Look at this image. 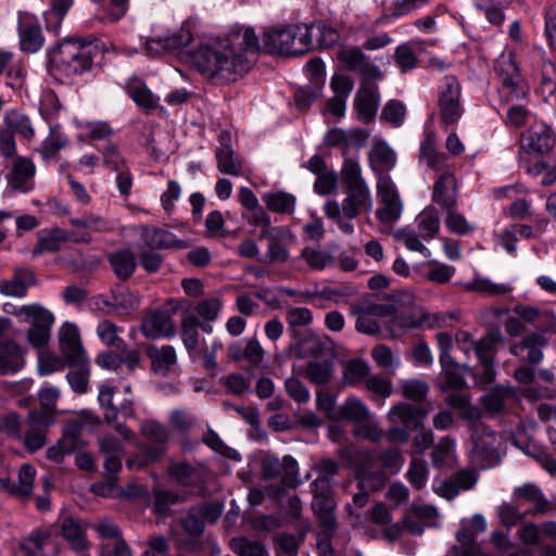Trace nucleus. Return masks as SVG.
I'll use <instances>...</instances> for the list:
<instances>
[{
  "instance_id": "obj_46",
  "label": "nucleus",
  "mask_w": 556,
  "mask_h": 556,
  "mask_svg": "<svg viewBox=\"0 0 556 556\" xmlns=\"http://www.w3.org/2000/svg\"><path fill=\"white\" fill-rule=\"evenodd\" d=\"M495 72L500 77L501 84L522 78L513 53L500 55L496 60Z\"/></svg>"
},
{
  "instance_id": "obj_23",
  "label": "nucleus",
  "mask_w": 556,
  "mask_h": 556,
  "mask_svg": "<svg viewBox=\"0 0 556 556\" xmlns=\"http://www.w3.org/2000/svg\"><path fill=\"white\" fill-rule=\"evenodd\" d=\"M432 200L445 211L456 207L457 188L453 174L444 173L438 178L433 185Z\"/></svg>"
},
{
  "instance_id": "obj_61",
  "label": "nucleus",
  "mask_w": 556,
  "mask_h": 556,
  "mask_svg": "<svg viewBox=\"0 0 556 556\" xmlns=\"http://www.w3.org/2000/svg\"><path fill=\"white\" fill-rule=\"evenodd\" d=\"M295 352L300 358L318 357L324 353V342L316 336H306L299 341Z\"/></svg>"
},
{
  "instance_id": "obj_24",
  "label": "nucleus",
  "mask_w": 556,
  "mask_h": 556,
  "mask_svg": "<svg viewBox=\"0 0 556 556\" xmlns=\"http://www.w3.org/2000/svg\"><path fill=\"white\" fill-rule=\"evenodd\" d=\"M61 535L75 553H84L91 546L85 527L78 519L66 517L61 523Z\"/></svg>"
},
{
  "instance_id": "obj_21",
  "label": "nucleus",
  "mask_w": 556,
  "mask_h": 556,
  "mask_svg": "<svg viewBox=\"0 0 556 556\" xmlns=\"http://www.w3.org/2000/svg\"><path fill=\"white\" fill-rule=\"evenodd\" d=\"M35 165L26 157H17L8 176L9 186L14 191L27 193L34 188Z\"/></svg>"
},
{
  "instance_id": "obj_6",
  "label": "nucleus",
  "mask_w": 556,
  "mask_h": 556,
  "mask_svg": "<svg viewBox=\"0 0 556 556\" xmlns=\"http://www.w3.org/2000/svg\"><path fill=\"white\" fill-rule=\"evenodd\" d=\"M261 475L266 480L280 479V484L274 492L275 496L282 494L285 488L294 489L298 485L299 465L296 460L286 455L280 460L273 454H265L261 458Z\"/></svg>"
},
{
  "instance_id": "obj_7",
  "label": "nucleus",
  "mask_w": 556,
  "mask_h": 556,
  "mask_svg": "<svg viewBox=\"0 0 556 556\" xmlns=\"http://www.w3.org/2000/svg\"><path fill=\"white\" fill-rule=\"evenodd\" d=\"M414 303V295L409 292H401L395 296L394 303L387 304H371L365 309L371 315L377 317H390L393 326L400 328H415L426 321L427 316L422 314L417 317L412 314H406L400 309V305H412Z\"/></svg>"
},
{
  "instance_id": "obj_64",
  "label": "nucleus",
  "mask_w": 556,
  "mask_h": 556,
  "mask_svg": "<svg viewBox=\"0 0 556 556\" xmlns=\"http://www.w3.org/2000/svg\"><path fill=\"white\" fill-rule=\"evenodd\" d=\"M118 328L112 321L104 319L97 326L96 332L100 340L108 346L121 348L123 340L118 336Z\"/></svg>"
},
{
  "instance_id": "obj_22",
  "label": "nucleus",
  "mask_w": 556,
  "mask_h": 556,
  "mask_svg": "<svg viewBox=\"0 0 556 556\" xmlns=\"http://www.w3.org/2000/svg\"><path fill=\"white\" fill-rule=\"evenodd\" d=\"M379 99L377 85H361L354 98V108L364 123H369L375 118Z\"/></svg>"
},
{
  "instance_id": "obj_56",
  "label": "nucleus",
  "mask_w": 556,
  "mask_h": 556,
  "mask_svg": "<svg viewBox=\"0 0 556 556\" xmlns=\"http://www.w3.org/2000/svg\"><path fill=\"white\" fill-rule=\"evenodd\" d=\"M77 369L67 374L66 378L72 389L77 393H86L89 378V359L86 358L80 365H72Z\"/></svg>"
},
{
  "instance_id": "obj_10",
  "label": "nucleus",
  "mask_w": 556,
  "mask_h": 556,
  "mask_svg": "<svg viewBox=\"0 0 556 556\" xmlns=\"http://www.w3.org/2000/svg\"><path fill=\"white\" fill-rule=\"evenodd\" d=\"M503 336L498 329H491L484 337L477 341L475 355L481 367L479 382L490 384L495 380L496 371L494 368V358L497 352V345L503 342Z\"/></svg>"
},
{
  "instance_id": "obj_30",
  "label": "nucleus",
  "mask_w": 556,
  "mask_h": 556,
  "mask_svg": "<svg viewBox=\"0 0 556 556\" xmlns=\"http://www.w3.org/2000/svg\"><path fill=\"white\" fill-rule=\"evenodd\" d=\"M299 260L303 261L311 270L320 271L325 268L332 267L336 258L328 249L318 247H305L302 249Z\"/></svg>"
},
{
  "instance_id": "obj_27",
  "label": "nucleus",
  "mask_w": 556,
  "mask_h": 556,
  "mask_svg": "<svg viewBox=\"0 0 556 556\" xmlns=\"http://www.w3.org/2000/svg\"><path fill=\"white\" fill-rule=\"evenodd\" d=\"M35 283L34 274L27 268L15 269L11 279L0 281V293L5 296L24 298Z\"/></svg>"
},
{
  "instance_id": "obj_36",
  "label": "nucleus",
  "mask_w": 556,
  "mask_h": 556,
  "mask_svg": "<svg viewBox=\"0 0 556 556\" xmlns=\"http://www.w3.org/2000/svg\"><path fill=\"white\" fill-rule=\"evenodd\" d=\"M466 287L469 291L479 292L488 296L505 295L513 290L511 286L508 283L494 282L485 277H475Z\"/></svg>"
},
{
  "instance_id": "obj_25",
  "label": "nucleus",
  "mask_w": 556,
  "mask_h": 556,
  "mask_svg": "<svg viewBox=\"0 0 556 556\" xmlns=\"http://www.w3.org/2000/svg\"><path fill=\"white\" fill-rule=\"evenodd\" d=\"M514 496L534 504L533 508L528 511L532 516L545 515L556 510V507L544 496L541 489L533 483L516 488Z\"/></svg>"
},
{
  "instance_id": "obj_39",
  "label": "nucleus",
  "mask_w": 556,
  "mask_h": 556,
  "mask_svg": "<svg viewBox=\"0 0 556 556\" xmlns=\"http://www.w3.org/2000/svg\"><path fill=\"white\" fill-rule=\"evenodd\" d=\"M98 5L99 18L116 22L121 20L128 10L129 0H90Z\"/></svg>"
},
{
  "instance_id": "obj_55",
  "label": "nucleus",
  "mask_w": 556,
  "mask_h": 556,
  "mask_svg": "<svg viewBox=\"0 0 556 556\" xmlns=\"http://www.w3.org/2000/svg\"><path fill=\"white\" fill-rule=\"evenodd\" d=\"M203 442L212 448L214 452L220 454L222 456L229 458L231 460L239 462L241 460V455L232 447L226 445L219 435L213 431L208 430L204 437Z\"/></svg>"
},
{
  "instance_id": "obj_31",
  "label": "nucleus",
  "mask_w": 556,
  "mask_h": 556,
  "mask_svg": "<svg viewBox=\"0 0 556 556\" xmlns=\"http://www.w3.org/2000/svg\"><path fill=\"white\" fill-rule=\"evenodd\" d=\"M446 156L437 150L435 135L432 131L426 134L419 149V161L427 167L439 172L443 169Z\"/></svg>"
},
{
  "instance_id": "obj_13",
  "label": "nucleus",
  "mask_w": 556,
  "mask_h": 556,
  "mask_svg": "<svg viewBox=\"0 0 556 556\" xmlns=\"http://www.w3.org/2000/svg\"><path fill=\"white\" fill-rule=\"evenodd\" d=\"M59 342L62 354L68 365H80L87 357L81 345L79 331L76 325L65 323L59 330Z\"/></svg>"
},
{
  "instance_id": "obj_58",
  "label": "nucleus",
  "mask_w": 556,
  "mask_h": 556,
  "mask_svg": "<svg viewBox=\"0 0 556 556\" xmlns=\"http://www.w3.org/2000/svg\"><path fill=\"white\" fill-rule=\"evenodd\" d=\"M378 458L380 460L382 470L386 473V481L392 475L396 473L404 463V458L401 452L396 448H389L382 453H378Z\"/></svg>"
},
{
  "instance_id": "obj_14",
  "label": "nucleus",
  "mask_w": 556,
  "mask_h": 556,
  "mask_svg": "<svg viewBox=\"0 0 556 556\" xmlns=\"http://www.w3.org/2000/svg\"><path fill=\"white\" fill-rule=\"evenodd\" d=\"M554 143L553 130L544 123L534 124L521 137V148L529 153L544 154Z\"/></svg>"
},
{
  "instance_id": "obj_60",
  "label": "nucleus",
  "mask_w": 556,
  "mask_h": 556,
  "mask_svg": "<svg viewBox=\"0 0 556 556\" xmlns=\"http://www.w3.org/2000/svg\"><path fill=\"white\" fill-rule=\"evenodd\" d=\"M332 374L331 364L327 361H313L307 364L306 377L315 384H326Z\"/></svg>"
},
{
  "instance_id": "obj_28",
  "label": "nucleus",
  "mask_w": 556,
  "mask_h": 556,
  "mask_svg": "<svg viewBox=\"0 0 556 556\" xmlns=\"http://www.w3.org/2000/svg\"><path fill=\"white\" fill-rule=\"evenodd\" d=\"M24 364V351L17 343L5 341L0 345V375L15 374Z\"/></svg>"
},
{
  "instance_id": "obj_63",
  "label": "nucleus",
  "mask_w": 556,
  "mask_h": 556,
  "mask_svg": "<svg viewBox=\"0 0 556 556\" xmlns=\"http://www.w3.org/2000/svg\"><path fill=\"white\" fill-rule=\"evenodd\" d=\"M353 433L356 437L367 439L371 442H378L383 437V431L374 419L372 414L369 418L354 426Z\"/></svg>"
},
{
  "instance_id": "obj_15",
  "label": "nucleus",
  "mask_w": 556,
  "mask_h": 556,
  "mask_svg": "<svg viewBox=\"0 0 556 556\" xmlns=\"http://www.w3.org/2000/svg\"><path fill=\"white\" fill-rule=\"evenodd\" d=\"M140 239L142 245L149 249H175L184 250L188 248V242L178 239L172 231L166 228H157L154 226H142L140 230Z\"/></svg>"
},
{
  "instance_id": "obj_57",
  "label": "nucleus",
  "mask_w": 556,
  "mask_h": 556,
  "mask_svg": "<svg viewBox=\"0 0 556 556\" xmlns=\"http://www.w3.org/2000/svg\"><path fill=\"white\" fill-rule=\"evenodd\" d=\"M369 374V366L359 359H352L346 363L343 379L346 384L355 386L366 379Z\"/></svg>"
},
{
  "instance_id": "obj_5",
  "label": "nucleus",
  "mask_w": 556,
  "mask_h": 556,
  "mask_svg": "<svg viewBox=\"0 0 556 556\" xmlns=\"http://www.w3.org/2000/svg\"><path fill=\"white\" fill-rule=\"evenodd\" d=\"M344 454L355 470L357 486L375 492L384 485L386 473L378 458V452L346 448Z\"/></svg>"
},
{
  "instance_id": "obj_16",
  "label": "nucleus",
  "mask_w": 556,
  "mask_h": 556,
  "mask_svg": "<svg viewBox=\"0 0 556 556\" xmlns=\"http://www.w3.org/2000/svg\"><path fill=\"white\" fill-rule=\"evenodd\" d=\"M18 37L21 50L27 53L39 51L45 42L40 25L28 13L18 14Z\"/></svg>"
},
{
  "instance_id": "obj_32",
  "label": "nucleus",
  "mask_w": 556,
  "mask_h": 556,
  "mask_svg": "<svg viewBox=\"0 0 556 556\" xmlns=\"http://www.w3.org/2000/svg\"><path fill=\"white\" fill-rule=\"evenodd\" d=\"M312 508L327 535L336 530L334 502L331 497H314Z\"/></svg>"
},
{
  "instance_id": "obj_4",
  "label": "nucleus",
  "mask_w": 556,
  "mask_h": 556,
  "mask_svg": "<svg viewBox=\"0 0 556 556\" xmlns=\"http://www.w3.org/2000/svg\"><path fill=\"white\" fill-rule=\"evenodd\" d=\"M314 26L290 25L264 35L263 45L268 53L300 55L314 48Z\"/></svg>"
},
{
  "instance_id": "obj_29",
  "label": "nucleus",
  "mask_w": 556,
  "mask_h": 556,
  "mask_svg": "<svg viewBox=\"0 0 556 556\" xmlns=\"http://www.w3.org/2000/svg\"><path fill=\"white\" fill-rule=\"evenodd\" d=\"M147 355L151 359L153 371L162 376H166L170 367L177 362L176 351L172 345L149 346Z\"/></svg>"
},
{
  "instance_id": "obj_34",
  "label": "nucleus",
  "mask_w": 556,
  "mask_h": 556,
  "mask_svg": "<svg viewBox=\"0 0 556 556\" xmlns=\"http://www.w3.org/2000/svg\"><path fill=\"white\" fill-rule=\"evenodd\" d=\"M516 394V389L511 386H497L490 392L484 394L480 402L482 406L491 413H501L505 407L507 397H513Z\"/></svg>"
},
{
  "instance_id": "obj_49",
  "label": "nucleus",
  "mask_w": 556,
  "mask_h": 556,
  "mask_svg": "<svg viewBox=\"0 0 556 556\" xmlns=\"http://www.w3.org/2000/svg\"><path fill=\"white\" fill-rule=\"evenodd\" d=\"M418 40H412L410 42H405L399 45L393 54L394 62L401 68L403 73L412 71L417 67L418 58L412 48V43H417Z\"/></svg>"
},
{
  "instance_id": "obj_53",
  "label": "nucleus",
  "mask_w": 556,
  "mask_h": 556,
  "mask_svg": "<svg viewBox=\"0 0 556 556\" xmlns=\"http://www.w3.org/2000/svg\"><path fill=\"white\" fill-rule=\"evenodd\" d=\"M400 391L405 399L419 403L427 397L429 386L420 379H407L400 382Z\"/></svg>"
},
{
  "instance_id": "obj_42",
  "label": "nucleus",
  "mask_w": 556,
  "mask_h": 556,
  "mask_svg": "<svg viewBox=\"0 0 556 556\" xmlns=\"http://www.w3.org/2000/svg\"><path fill=\"white\" fill-rule=\"evenodd\" d=\"M229 545L238 556H268V552L261 541L239 536L231 539Z\"/></svg>"
},
{
  "instance_id": "obj_3",
  "label": "nucleus",
  "mask_w": 556,
  "mask_h": 556,
  "mask_svg": "<svg viewBox=\"0 0 556 556\" xmlns=\"http://www.w3.org/2000/svg\"><path fill=\"white\" fill-rule=\"evenodd\" d=\"M98 53L94 45L66 40L55 51L49 53V67L67 78L80 76L92 68L93 59Z\"/></svg>"
},
{
  "instance_id": "obj_50",
  "label": "nucleus",
  "mask_w": 556,
  "mask_h": 556,
  "mask_svg": "<svg viewBox=\"0 0 556 556\" xmlns=\"http://www.w3.org/2000/svg\"><path fill=\"white\" fill-rule=\"evenodd\" d=\"M112 408H114L115 415V422H113L114 429L126 440H129L132 434L130 429L127 428L124 424L118 422L117 420L119 417L124 419L135 417V408L132 401L130 399H125L118 403L116 402Z\"/></svg>"
},
{
  "instance_id": "obj_44",
  "label": "nucleus",
  "mask_w": 556,
  "mask_h": 556,
  "mask_svg": "<svg viewBox=\"0 0 556 556\" xmlns=\"http://www.w3.org/2000/svg\"><path fill=\"white\" fill-rule=\"evenodd\" d=\"M7 130L12 135L17 134L25 139H30L34 136V128L29 118L16 111L8 113L4 117Z\"/></svg>"
},
{
  "instance_id": "obj_41",
  "label": "nucleus",
  "mask_w": 556,
  "mask_h": 556,
  "mask_svg": "<svg viewBox=\"0 0 556 556\" xmlns=\"http://www.w3.org/2000/svg\"><path fill=\"white\" fill-rule=\"evenodd\" d=\"M417 228L424 240L428 241L435 237L440 229V218L435 208L428 207L418 215Z\"/></svg>"
},
{
  "instance_id": "obj_33",
  "label": "nucleus",
  "mask_w": 556,
  "mask_h": 556,
  "mask_svg": "<svg viewBox=\"0 0 556 556\" xmlns=\"http://www.w3.org/2000/svg\"><path fill=\"white\" fill-rule=\"evenodd\" d=\"M114 274L122 280L128 279L136 269L135 254L128 250H119L109 257Z\"/></svg>"
},
{
  "instance_id": "obj_26",
  "label": "nucleus",
  "mask_w": 556,
  "mask_h": 556,
  "mask_svg": "<svg viewBox=\"0 0 556 556\" xmlns=\"http://www.w3.org/2000/svg\"><path fill=\"white\" fill-rule=\"evenodd\" d=\"M371 170L379 176L388 175L396 163L394 151L383 141L375 143L368 154Z\"/></svg>"
},
{
  "instance_id": "obj_48",
  "label": "nucleus",
  "mask_w": 556,
  "mask_h": 556,
  "mask_svg": "<svg viewBox=\"0 0 556 556\" xmlns=\"http://www.w3.org/2000/svg\"><path fill=\"white\" fill-rule=\"evenodd\" d=\"M35 476L36 469L29 464H24L18 470V483L13 482L10 493L21 497L29 496L33 491Z\"/></svg>"
},
{
  "instance_id": "obj_37",
  "label": "nucleus",
  "mask_w": 556,
  "mask_h": 556,
  "mask_svg": "<svg viewBox=\"0 0 556 556\" xmlns=\"http://www.w3.org/2000/svg\"><path fill=\"white\" fill-rule=\"evenodd\" d=\"M339 415L341 418L357 425L369 418L371 413L363 401L357 397H349L340 406Z\"/></svg>"
},
{
  "instance_id": "obj_12",
  "label": "nucleus",
  "mask_w": 556,
  "mask_h": 556,
  "mask_svg": "<svg viewBox=\"0 0 556 556\" xmlns=\"http://www.w3.org/2000/svg\"><path fill=\"white\" fill-rule=\"evenodd\" d=\"M430 408L399 402L388 412V420L393 425H400L410 431L422 429L424 420L429 415Z\"/></svg>"
},
{
  "instance_id": "obj_9",
  "label": "nucleus",
  "mask_w": 556,
  "mask_h": 556,
  "mask_svg": "<svg viewBox=\"0 0 556 556\" xmlns=\"http://www.w3.org/2000/svg\"><path fill=\"white\" fill-rule=\"evenodd\" d=\"M25 319L21 323L29 324L27 340L30 345L41 349L50 340L51 328L54 323L53 314L40 304H27Z\"/></svg>"
},
{
  "instance_id": "obj_1",
  "label": "nucleus",
  "mask_w": 556,
  "mask_h": 556,
  "mask_svg": "<svg viewBox=\"0 0 556 556\" xmlns=\"http://www.w3.org/2000/svg\"><path fill=\"white\" fill-rule=\"evenodd\" d=\"M258 50V38L252 27L235 28L224 38L201 45L192 61L211 84L224 86L249 72Z\"/></svg>"
},
{
  "instance_id": "obj_8",
  "label": "nucleus",
  "mask_w": 556,
  "mask_h": 556,
  "mask_svg": "<svg viewBox=\"0 0 556 556\" xmlns=\"http://www.w3.org/2000/svg\"><path fill=\"white\" fill-rule=\"evenodd\" d=\"M471 439L473 459L481 468H492L500 463L498 438L494 431L484 424H477L472 428Z\"/></svg>"
},
{
  "instance_id": "obj_47",
  "label": "nucleus",
  "mask_w": 556,
  "mask_h": 556,
  "mask_svg": "<svg viewBox=\"0 0 556 556\" xmlns=\"http://www.w3.org/2000/svg\"><path fill=\"white\" fill-rule=\"evenodd\" d=\"M540 91L543 96H552L556 91V66L549 61L542 59L539 63Z\"/></svg>"
},
{
  "instance_id": "obj_45",
  "label": "nucleus",
  "mask_w": 556,
  "mask_h": 556,
  "mask_svg": "<svg viewBox=\"0 0 556 556\" xmlns=\"http://www.w3.org/2000/svg\"><path fill=\"white\" fill-rule=\"evenodd\" d=\"M166 451L165 444L160 443H151L146 445L142 448V452L127 460V467L132 468H143L148 466L150 463L156 462Z\"/></svg>"
},
{
  "instance_id": "obj_11",
  "label": "nucleus",
  "mask_w": 556,
  "mask_h": 556,
  "mask_svg": "<svg viewBox=\"0 0 556 556\" xmlns=\"http://www.w3.org/2000/svg\"><path fill=\"white\" fill-rule=\"evenodd\" d=\"M460 85L456 77L445 76L441 80L439 92L440 115L444 123L454 124L462 116L459 103Z\"/></svg>"
},
{
  "instance_id": "obj_43",
  "label": "nucleus",
  "mask_w": 556,
  "mask_h": 556,
  "mask_svg": "<svg viewBox=\"0 0 556 556\" xmlns=\"http://www.w3.org/2000/svg\"><path fill=\"white\" fill-rule=\"evenodd\" d=\"M267 208L276 213L292 214L295 205V197L287 192H273L263 197Z\"/></svg>"
},
{
  "instance_id": "obj_38",
  "label": "nucleus",
  "mask_w": 556,
  "mask_h": 556,
  "mask_svg": "<svg viewBox=\"0 0 556 556\" xmlns=\"http://www.w3.org/2000/svg\"><path fill=\"white\" fill-rule=\"evenodd\" d=\"M127 92L136 104L146 110H154L157 106V99L151 90L139 79L129 81Z\"/></svg>"
},
{
  "instance_id": "obj_40",
  "label": "nucleus",
  "mask_w": 556,
  "mask_h": 556,
  "mask_svg": "<svg viewBox=\"0 0 556 556\" xmlns=\"http://www.w3.org/2000/svg\"><path fill=\"white\" fill-rule=\"evenodd\" d=\"M528 92L529 88L523 78L501 84L498 87V96L505 103L525 102Z\"/></svg>"
},
{
  "instance_id": "obj_17",
  "label": "nucleus",
  "mask_w": 556,
  "mask_h": 556,
  "mask_svg": "<svg viewBox=\"0 0 556 556\" xmlns=\"http://www.w3.org/2000/svg\"><path fill=\"white\" fill-rule=\"evenodd\" d=\"M72 240L74 242H85L88 243L91 241V236L87 232L83 235L72 233L70 236L66 231L60 228H54L49 230L48 232L42 233L39 237V240L33 251L34 256H38L43 252L54 253L60 251L61 247Z\"/></svg>"
},
{
  "instance_id": "obj_59",
  "label": "nucleus",
  "mask_w": 556,
  "mask_h": 556,
  "mask_svg": "<svg viewBox=\"0 0 556 556\" xmlns=\"http://www.w3.org/2000/svg\"><path fill=\"white\" fill-rule=\"evenodd\" d=\"M50 540L47 531L38 530L21 542V549L28 556H36L43 552L45 546Z\"/></svg>"
},
{
  "instance_id": "obj_35",
  "label": "nucleus",
  "mask_w": 556,
  "mask_h": 556,
  "mask_svg": "<svg viewBox=\"0 0 556 556\" xmlns=\"http://www.w3.org/2000/svg\"><path fill=\"white\" fill-rule=\"evenodd\" d=\"M83 424L79 421L68 422L61 439L58 441L66 455L80 451L85 443L81 439Z\"/></svg>"
},
{
  "instance_id": "obj_52",
  "label": "nucleus",
  "mask_w": 556,
  "mask_h": 556,
  "mask_svg": "<svg viewBox=\"0 0 556 556\" xmlns=\"http://www.w3.org/2000/svg\"><path fill=\"white\" fill-rule=\"evenodd\" d=\"M200 321L192 315L184 316L181 320V339L185 348L191 352L199 344Z\"/></svg>"
},
{
  "instance_id": "obj_20",
  "label": "nucleus",
  "mask_w": 556,
  "mask_h": 556,
  "mask_svg": "<svg viewBox=\"0 0 556 556\" xmlns=\"http://www.w3.org/2000/svg\"><path fill=\"white\" fill-rule=\"evenodd\" d=\"M546 345V339L542 333L531 332L519 343L510 346V353L520 357L523 362L538 365L542 362L544 354L542 349Z\"/></svg>"
},
{
  "instance_id": "obj_18",
  "label": "nucleus",
  "mask_w": 556,
  "mask_h": 556,
  "mask_svg": "<svg viewBox=\"0 0 556 556\" xmlns=\"http://www.w3.org/2000/svg\"><path fill=\"white\" fill-rule=\"evenodd\" d=\"M230 141L231 138L229 132L222 131L219 134V146L215 151L217 168L224 174L240 176L242 174V162L241 159L235 154Z\"/></svg>"
},
{
  "instance_id": "obj_2",
  "label": "nucleus",
  "mask_w": 556,
  "mask_h": 556,
  "mask_svg": "<svg viewBox=\"0 0 556 556\" xmlns=\"http://www.w3.org/2000/svg\"><path fill=\"white\" fill-rule=\"evenodd\" d=\"M341 179L344 187L342 202L328 200L324 204V213L343 233L352 235L354 226L351 220L362 212H370L374 202L370 188L363 177L362 167L356 160L346 159L343 162Z\"/></svg>"
},
{
  "instance_id": "obj_51",
  "label": "nucleus",
  "mask_w": 556,
  "mask_h": 556,
  "mask_svg": "<svg viewBox=\"0 0 556 556\" xmlns=\"http://www.w3.org/2000/svg\"><path fill=\"white\" fill-rule=\"evenodd\" d=\"M368 58L358 47H345L337 54V59L350 72H358Z\"/></svg>"
},
{
  "instance_id": "obj_62",
  "label": "nucleus",
  "mask_w": 556,
  "mask_h": 556,
  "mask_svg": "<svg viewBox=\"0 0 556 556\" xmlns=\"http://www.w3.org/2000/svg\"><path fill=\"white\" fill-rule=\"evenodd\" d=\"M321 90L323 86L311 83L299 88L294 94L296 108L300 110H307L312 103L321 96Z\"/></svg>"
},
{
  "instance_id": "obj_19",
  "label": "nucleus",
  "mask_w": 556,
  "mask_h": 556,
  "mask_svg": "<svg viewBox=\"0 0 556 556\" xmlns=\"http://www.w3.org/2000/svg\"><path fill=\"white\" fill-rule=\"evenodd\" d=\"M141 331L146 338L153 340L172 338L175 336V325L168 313L153 311L144 316Z\"/></svg>"
},
{
  "instance_id": "obj_54",
  "label": "nucleus",
  "mask_w": 556,
  "mask_h": 556,
  "mask_svg": "<svg viewBox=\"0 0 556 556\" xmlns=\"http://www.w3.org/2000/svg\"><path fill=\"white\" fill-rule=\"evenodd\" d=\"M70 223L72 226L77 228H85L90 231H109L113 228L111 222L98 214H87L81 218H71Z\"/></svg>"
}]
</instances>
